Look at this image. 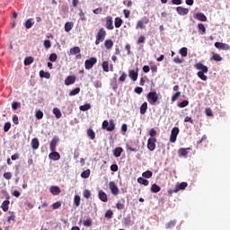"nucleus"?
<instances>
[{
  "label": "nucleus",
  "instance_id": "nucleus-1",
  "mask_svg": "<svg viewBox=\"0 0 230 230\" xmlns=\"http://www.w3.org/2000/svg\"><path fill=\"white\" fill-rule=\"evenodd\" d=\"M195 69H198L197 75L199 76V78H200V80H203V82H206V80H208V76L206 75H204V73H208V71H209V68H208V66H204V64L202 63H197L194 65Z\"/></svg>",
  "mask_w": 230,
  "mask_h": 230
},
{
  "label": "nucleus",
  "instance_id": "nucleus-2",
  "mask_svg": "<svg viewBox=\"0 0 230 230\" xmlns=\"http://www.w3.org/2000/svg\"><path fill=\"white\" fill-rule=\"evenodd\" d=\"M102 129L106 130L107 132H112L116 129V123L114 119L103 120L102 125Z\"/></svg>",
  "mask_w": 230,
  "mask_h": 230
},
{
  "label": "nucleus",
  "instance_id": "nucleus-3",
  "mask_svg": "<svg viewBox=\"0 0 230 230\" xmlns=\"http://www.w3.org/2000/svg\"><path fill=\"white\" fill-rule=\"evenodd\" d=\"M107 36V31H105L104 28H101L99 29L96 36H95V44L96 46H98V44H100V42H103V40H105V37Z\"/></svg>",
  "mask_w": 230,
  "mask_h": 230
},
{
  "label": "nucleus",
  "instance_id": "nucleus-4",
  "mask_svg": "<svg viewBox=\"0 0 230 230\" xmlns=\"http://www.w3.org/2000/svg\"><path fill=\"white\" fill-rule=\"evenodd\" d=\"M147 102L150 105H155V103L159 101V95L157 92H149L146 95Z\"/></svg>",
  "mask_w": 230,
  "mask_h": 230
},
{
  "label": "nucleus",
  "instance_id": "nucleus-5",
  "mask_svg": "<svg viewBox=\"0 0 230 230\" xmlns=\"http://www.w3.org/2000/svg\"><path fill=\"white\" fill-rule=\"evenodd\" d=\"M98 62V59L94 57L90 58L89 59H86L84 61V67L85 69L89 70V69H93V67L94 66H96V63Z\"/></svg>",
  "mask_w": 230,
  "mask_h": 230
},
{
  "label": "nucleus",
  "instance_id": "nucleus-6",
  "mask_svg": "<svg viewBox=\"0 0 230 230\" xmlns=\"http://www.w3.org/2000/svg\"><path fill=\"white\" fill-rule=\"evenodd\" d=\"M155 143H157V138L155 137H149L147 140V150L149 152H154L155 150Z\"/></svg>",
  "mask_w": 230,
  "mask_h": 230
},
{
  "label": "nucleus",
  "instance_id": "nucleus-7",
  "mask_svg": "<svg viewBox=\"0 0 230 230\" xmlns=\"http://www.w3.org/2000/svg\"><path fill=\"white\" fill-rule=\"evenodd\" d=\"M180 129L177 127H174L171 131L170 142L175 143L177 141V136H179Z\"/></svg>",
  "mask_w": 230,
  "mask_h": 230
},
{
  "label": "nucleus",
  "instance_id": "nucleus-8",
  "mask_svg": "<svg viewBox=\"0 0 230 230\" xmlns=\"http://www.w3.org/2000/svg\"><path fill=\"white\" fill-rule=\"evenodd\" d=\"M109 186L112 195H119V189L118 188V185H116V182L110 181Z\"/></svg>",
  "mask_w": 230,
  "mask_h": 230
},
{
  "label": "nucleus",
  "instance_id": "nucleus-9",
  "mask_svg": "<svg viewBox=\"0 0 230 230\" xmlns=\"http://www.w3.org/2000/svg\"><path fill=\"white\" fill-rule=\"evenodd\" d=\"M215 48H217V49H223V51H229L230 49V46L228 44L222 42H216Z\"/></svg>",
  "mask_w": 230,
  "mask_h": 230
},
{
  "label": "nucleus",
  "instance_id": "nucleus-10",
  "mask_svg": "<svg viewBox=\"0 0 230 230\" xmlns=\"http://www.w3.org/2000/svg\"><path fill=\"white\" fill-rule=\"evenodd\" d=\"M58 137H54L50 141L49 148L51 152L57 151V145H58Z\"/></svg>",
  "mask_w": 230,
  "mask_h": 230
},
{
  "label": "nucleus",
  "instance_id": "nucleus-11",
  "mask_svg": "<svg viewBox=\"0 0 230 230\" xmlns=\"http://www.w3.org/2000/svg\"><path fill=\"white\" fill-rule=\"evenodd\" d=\"M138 71H139V69H137V71L136 70L128 71V76L131 80H133V82L137 81V77L139 76Z\"/></svg>",
  "mask_w": 230,
  "mask_h": 230
},
{
  "label": "nucleus",
  "instance_id": "nucleus-12",
  "mask_svg": "<svg viewBox=\"0 0 230 230\" xmlns=\"http://www.w3.org/2000/svg\"><path fill=\"white\" fill-rule=\"evenodd\" d=\"M106 30H114V22L112 16L106 17Z\"/></svg>",
  "mask_w": 230,
  "mask_h": 230
},
{
  "label": "nucleus",
  "instance_id": "nucleus-13",
  "mask_svg": "<svg viewBox=\"0 0 230 230\" xmlns=\"http://www.w3.org/2000/svg\"><path fill=\"white\" fill-rule=\"evenodd\" d=\"M176 12L178 15H188V13H190V10L182 6H178L176 8Z\"/></svg>",
  "mask_w": 230,
  "mask_h": 230
},
{
  "label": "nucleus",
  "instance_id": "nucleus-14",
  "mask_svg": "<svg viewBox=\"0 0 230 230\" xmlns=\"http://www.w3.org/2000/svg\"><path fill=\"white\" fill-rule=\"evenodd\" d=\"M49 158L51 159V161H58L60 160V154L57 151H51L49 155Z\"/></svg>",
  "mask_w": 230,
  "mask_h": 230
},
{
  "label": "nucleus",
  "instance_id": "nucleus-15",
  "mask_svg": "<svg viewBox=\"0 0 230 230\" xmlns=\"http://www.w3.org/2000/svg\"><path fill=\"white\" fill-rule=\"evenodd\" d=\"M75 82H76V76L69 75L65 79V85H72Z\"/></svg>",
  "mask_w": 230,
  "mask_h": 230
},
{
  "label": "nucleus",
  "instance_id": "nucleus-16",
  "mask_svg": "<svg viewBox=\"0 0 230 230\" xmlns=\"http://www.w3.org/2000/svg\"><path fill=\"white\" fill-rule=\"evenodd\" d=\"M49 191L53 195H60V193L62 192V190H60V187L58 186H51Z\"/></svg>",
  "mask_w": 230,
  "mask_h": 230
},
{
  "label": "nucleus",
  "instance_id": "nucleus-17",
  "mask_svg": "<svg viewBox=\"0 0 230 230\" xmlns=\"http://www.w3.org/2000/svg\"><path fill=\"white\" fill-rule=\"evenodd\" d=\"M186 188H188V182H181L178 185H176V188L174 189L175 192H179L181 191V190H186Z\"/></svg>",
  "mask_w": 230,
  "mask_h": 230
},
{
  "label": "nucleus",
  "instance_id": "nucleus-18",
  "mask_svg": "<svg viewBox=\"0 0 230 230\" xmlns=\"http://www.w3.org/2000/svg\"><path fill=\"white\" fill-rule=\"evenodd\" d=\"M99 199L102 200V202H107V200H109L107 198V193H105L103 190L99 191Z\"/></svg>",
  "mask_w": 230,
  "mask_h": 230
},
{
  "label": "nucleus",
  "instance_id": "nucleus-19",
  "mask_svg": "<svg viewBox=\"0 0 230 230\" xmlns=\"http://www.w3.org/2000/svg\"><path fill=\"white\" fill-rule=\"evenodd\" d=\"M40 146V143L39 142V138L35 137L31 140V147L33 150H37L39 146Z\"/></svg>",
  "mask_w": 230,
  "mask_h": 230
},
{
  "label": "nucleus",
  "instance_id": "nucleus-20",
  "mask_svg": "<svg viewBox=\"0 0 230 230\" xmlns=\"http://www.w3.org/2000/svg\"><path fill=\"white\" fill-rule=\"evenodd\" d=\"M121 154H123V147H116L113 151L114 157H121Z\"/></svg>",
  "mask_w": 230,
  "mask_h": 230
},
{
  "label": "nucleus",
  "instance_id": "nucleus-21",
  "mask_svg": "<svg viewBox=\"0 0 230 230\" xmlns=\"http://www.w3.org/2000/svg\"><path fill=\"white\" fill-rule=\"evenodd\" d=\"M73 26H75V23H73V22H66L65 23V31H66V33H69V31L73 30Z\"/></svg>",
  "mask_w": 230,
  "mask_h": 230
},
{
  "label": "nucleus",
  "instance_id": "nucleus-22",
  "mask_svg": "<svg viewBox=\"0 0 230 230\" xmlns=\"http://www.w3.org/2000/svg\"><path fill=\"white\" fill-rule=\"evenodd\" d=\"M196 19H198V21H201L202 22H206V21H208V17L205 16L203 13H196Z\"/></svg>",
  "mask_w": 230,
  "mask_h": 230
},
{
  "label": "nucleus",
  "instance_id": "nucleus-23",
  "mask_svg": "<svg viewBox=\"0 0 230 230\" xmlns=\"http://www.w3.org/2000/svg\"><path fill=\"white\" fill-rule=\"evenodd\" d=\"M9 206H10V200L6 199L3 201L1 205V208L3 209V211H4V213H6V211H8L9 209Z\"/></svg>",
  "mask_w": 230,
  "mask_h": 230
},
{
  "label": "nucleus",
  "instance_id": "nucleus-24",
  "mask_svg": "<svg viewBox=\"0 0 230 230\" xmlns=\"http://www.w3.org/2000/svg\"><path fill=\"white\" fill-rule=\"evenodd\" d=\"M198 31L200 35H206V26L204 25V23L198 24Z\"/></svg>",
  "mask_w": 230,
  "mask_h": 230
},
{
  "label": "nucleus",
  "instance_id": "nucleus-25",
  "mask_svg": "<svg viewBox=\"0 0 230 230\" xmlns=\"http://www.w3.org/2000/svg\"><path fill=\"white\" fill-rule=\"evenodd\" d=\"M104 46H105L106 49H112V48L114 46V41H112V40H106L104 41Z\"/></svg>",
  "mask_w": 230,
  "mask_h": 230
},
{
  "label": "nucleus",
  "instance_id": "nucleus-26",
  "mask_svg": "<svg viewBox=\"0 0 230 230\" xmlns=\"http://www.w3.org/2000/svg\"><path fill=\"white\" fill-rule=\"evenodd\" d=\"M146 111H148V102H145L140 106V114H146Z\"/></svg>",
  "mask_w": 230,
  "mask_h": 230
},
{
  "label": "nucleus",
  "instance_id": "nucleus-27",
  "mask_svg": "<svg viewBox=\"0 0 230 230\" xmlns=\"http://www.w3.org/2000/svg\"><path fill=\"white\" fill-rule=\"evenodd\" d=\"M115 28H121L123 25V19L116 17L114 21Z\"/></svg>",
  "mask_w": 230,
  "mask_h": 230
},
{
  "label": "nucleus",
  "instance_id": "nucleus-28",
  "mask_svg": "<svg viewBox=\"0 0 230 230\" xmlns=\"http://www.w3.org/2000/svg\"><path fill=\"white\" fill-rule=\"evenodd\" d=\"M52 112L56 116L57 119H60V118H62V111H60V109L54 108Z\"/></svg>",
  "mask_w": 230,
  "mask_h": 230
},
{
  "label": "nucleus",
  "instance_id": "nucleus-29",
  "mask_svg": "<svg viewBox=\"0 0 230 230\" xmlns=\"http://www.w3.org/2000/svg\"><path fill=\"white\" fill-rule=\"evenodd\" d=\"M33 24H35V22H33V18H30L25 22L24 26L27 30H30L33 26Z\"/></svg>",
  "mask_w": 230,
  "mask_h": 230
},
{
  "label": "nucleus",
  "instance_id": "nucleus-30",
  "mask_svg": "<svg viewBox=\"0 0 230 230\" xmlns=\"http://www.w3.org/2000/svg\"><path fill=\"white\" fill-rule=\"evenodd\" d=\"M137 181L138 184H143V186H148V184H150V181H148V180H146L143 177L137 178Z\"/></svg>",
  "mask_w": 230,
  "mask_h": 230
},
{
  "label": "nucleus",
  "instance_id": "nucleus-31",
  "mask_svg": "<svg viewBox=\"0 0 230 230\" xmlns=\"http://www.w3.org/2000/svg\"><path fill=\"white\" fill-rule=\"evenodd\" d=\"M87 136L90 137V139L94 140L96 139V133H94V130L93 128H88L87 130Z\"/></svg>",
  "mask_w": 230,
  "mask_h": 230
},
{
  "label": "nucleus",
  "instance_id": "nucleus-32",
  "mask_svg": "<svg viewBox=\"0 0 230 230\" xmlns=\"http://www.w3.org/2000/svg\"><path fill=\"white\" fill-rule=\"evenodd\" d=\"M35 58H33V57H27L24 59V66H31V64H33Z\"/></svg>",
  "mask_w": 230,
  "mask_h": 230
},
{
  "label": "nucleus",
  "instance_id": "nucleus-33",
  "mask_svg": "<svg viewBox=\"0 0 230 230\" xmlns=\"http://www.w3.org/2000/svg\"><path fill=\"white\" fill-rule=\"evenodd\" d=\"M188 150H190V148H180L178 154L181 155V157H186L188 155Z\"/></svg>",
  "mask_w": 230,
  "mask_h": 230
},
{
  "label": "nucleus",
  "instance_id": "nucleus-34",
  "mask_svg": "<svg viewBox=\"0 0 230 230\" xmlns=\"http://www.w3.org/2000/svg\"><path fill=\"white\" fill-rule=\"evenodd\" d=\"M90 176H91V170L90 169H87V170L84 171L81 173L82 179H89Z\"/></svg>",
  "mask_w": 230,
  "mask_h": 230
},
{
  "label": "nucleus",
  "instance_id": "nucleus-35",
  "mask_svg": "<svg viewBox=\"0 0 230 230\" xmlns=\"http://www.w3.org/2000/svg\"><path fill=\"white\" fill-rule=\"evenodd\" d=\"M80 51V47H73L70 49V55H78Z\"/></svg>",
  "mask_w": 230,
  "mask_h": 230
},
{
  "label": "nucleus",
  "instance_id": "nucleus-36",
  "mask_svg": "<svg viewBox=\"0 0 230 230\" xmlns=\"http://www.w3.org/2000/svg\"><path fill=\"white\" fill-rule=\"evenodd\" d=\"M151 191L152 193H159V191H161V187L155 183L151 186Z\"/></svg>",
  "mask_w": 230,
  "mask_h": 230
},
{
  "label": "nucleus",
  "instance_id": "nucleus-37",
  "mask_svg": "<svg viewBox=\"0 0 230 230\" xmlns=\"http://www.w3.org/2000/svg\"><path fill=\"white\" fill-rule=\"evenodd\" d=\"M152 175H154L152 171H146L142 173V177H144V179H152Z\"/></svg>",
  "mask_w": 230,
  "mask_h": 230
},
{
  "label": "nucleus",
  "instance_id": "nucleus-38",
  "mask_svg": "<svg viewBox=\"0 0 230 230\" xmlns=\"http://www.w3.org/2000/svg\"><path fill=\"white\" fill-rule=\"evenodd\" d=\"M188 105H190V101L188 100H184L178 103V107H180V109H184V107H188Z\"/></svg>",
  "mask_w": 230,
  "mask_h": 230
},
{
  "label": "nucleus",
  "instance_id": "nucleus-39",
  "mask_svg": "<svg viewBox=\"0 0 230 230\" xmlns=\"http://www.w3.org/2000/svg\"><path fill=\"white\" fill-rule=\"evenodd\" d=\"M175 224H177V221H175V220L170 221L169 223H167L165 225V228L172 229V227H175Z\"/></svg>",
  "mask_w": 230,
  "mask_h": 230
},
{
  "label": "nucleus",
  "instance_id": "nucleus-40",
  "mask_svg": "<svg viewBox=\"0 0 230 230\" xmlns=\"http://www.w3.org/2000/svg\"><path fill=\"white\" fill-rule=\"evenodd\" d=\"M136 30H145V23L143 22V21L139 20L137 22Z\"/></svg>",
  "mask_w": 230,
  "mask_h": 230
},
{
  "label": "nucleus",
  "instance_id": "nucleus-41",
  "mask_svg": "<svg viewBox=\"0 0 230 230\" xmlns=\"http://www.w3.org/2000/svg\"><path fill=\"white\" fill-rule=\"evenodd\" d=\"M80 200H81L80 196L75 195V198H74V204L76 208L80 207Z\"/></svg>",
  "mask_w": 230,
  "mask_h": 230
},
{
  "label": "nucleus",
  "instance_id": "nucleus-42",
  "mask_svg": "<svg viewBox=\"0 0 230 230\" xmlns=\"http://www.w3.org/2000/svg\"><path fill=\"white\" fill-rule=\"evenodd\" d=\"M40 78H49L51 75L48 72H44V70L40 71Z\"/></svg>",
  "mask_w": 230,
  "mask_h": 230
},
{
  "label": "nucleus",
  "instance_id": "nucleus-43",
  "mask_svg": "<svg viewBox=\"0 0 230 230\" xmlns=\"http://www.w3.org/2000/svg\"><path fill=\"white\" fill-rule=\"evenodd\" d=\"M180 55H181V57H188V48L183 47L180 49Z\"/></svg>",
  "mask_w": 230,
  "mask_h": 230
},
{
  "label": "nucleus",
  "instance_id": "nucleus-44",
  "mask_svg": "<svg viewBox=\"0 0 230 230\" xmlns=\"http://www.w3.org/2000/svg\"><path fill=\"white\" fill-rule=\"evenodd\" d=\"M80 93V87H76L74 90L70 91L69 96H76Z\"/></svg>",
  "mask_w": 230,
  "mask_h": 230
},
{
  "label": "nucleus",
  "instance_id": "nucleus-45",
  "mask_svg": "<svg viewBox=\"0 0 230 230\" xmlns=\"http://www.w3.org/2000/svg\"><path fill=\"white\" fill-rule=\"evenodd\" d=\"M102 69L104 73H109V61L102 62Z\"/></svg>",
  "mask_w": 230,
  "mask_h": 230
},
{
  "label": "nucleus",
  "instance_id": "nucleus-46",
  "mask_svg": "<svg viewBox=\"0 0 230 230\" xmlns=\"http://www.w3.org/2000/svg\"><path fill=\"white\" fill-rule=\"evenodd\" d=\"M35 117L37 118V119H42V118H44V112L39 110L36 111Z\"/></svg>",
  "mask_w": 230,
  "mask_h": 230
},
{
  "label": "nucleus",
  "instance_id": "nucleus-47",
  "mask_svg": "<svg viewBox=\"0 0 230 230\" xmlns=\"http://www.w3.org/2000/svg\"><path fill=\"white\" fill-rule=\"evenodd\" d=\"M8 213H9V215H11L8 217V219H7L8 224H10V222H12V220H13V222H14V220H15V213H13L12 211H9Z\"/></svg>",
  "mask_w": 230,
  "mask_h": 230
},
{
  "label": "nucleus",
  "instance_id": "nucleus-48",
  "mask_svg": "<svg viewBox=\"0 0 230 230\" xmlns=\"http://www.w3.org/2000/svg\"><path fill=\"white\" fill-rule=\"evenodd\" d=\"M58 58V56H57V54L52 53L49 55V60L50 62H57V59Z\"/></svg>",
  "mask_w": 230,
  "mask_h": 230
},
{
  "label": "nucleus",
  "instance_id": "nucleus-49",
  "mask_svg": "<svg viewBox=\"0 0 230 230\" xmlns=\"http://www.w3.org/2000/svg\"><path fill=\"white\" fill-rule=\"evenodd\" d=\"M181 98V92H176L172 96V102H177Z\"/></svg>",
  "mask_w": 230,
  "mask_h": 230
},
{
  "label": "nucleus",
  "instance_id": "nucleus-50",
  "mask_svg": "<svg viewBox=\"0 0 230 230\" xmlns=\"http://www.w3.org/2000/svg\"><path fill=\"white\" fill-rule=\"evenodd\" d=\"M126 150L128 152H138L139 149L130 146L128 144H126Z\"/></svg>",
  "mask_w": 230,
  "mask_h": 230
},
{
  "label": "nucleus",
  "instance_id": "nucleus-51",
  "mask_svg": "<svg viewBox=\"0 0 230 230\" xmlns=\"http://www.w3.org/2000/svg\"><path fill=\"white\" fill-rule=\"evenodd\" d=\"M89 109H91L90 103H86L84 105L80 106V111H89Z\"/></svg>",
  "mask_w": 230,
  "mask_h": 230
},
{
  "label": "nucleus",
  "instance_id": "nucleus-52",
  "mask_svg": "<svg viewBox=\"0 0 230 230\" xmlns=\"http://www.w3.org/2000/svg\"><path fill=\"white\" fill-rule=\"evenodd\" d=\"M12 128V123L10 122H5L4 126V131L8 132Z\"/></svg>",
  "mask_w": 230,
  "mask_h": 230
},
{
  "label": "nucleus",
  "instance_id": "nucleus-53",
  "mask_svg": "<svg viewBox=\"0 0 230 230\" xmlns=\"http://www.w3.org/2000/svg\"><path fill=\"white\" fill-rule=\"evenodd\" d=\"M21 107V102H13L12 103V109L13 111H17Z\"/></svg>",
  "mask_w": 230,
  "mask_h": 230
},
{
  "label": "nucleus",
  "instance_id": "nucleus-54",
  "mask_svg": "<svg viewBox=\"0 0 230 230\" xmlns=\"http://www.w3.org/2000/svg\"><path fill=\"white\" fill-rule=\"evenodd\" d=\"M213 60H215L216 62H220L222 61V57L220 56V54H214L212 56Z\"/></svg>",
  "mask_w": 230,
  "mask_h": 230
},
{
  "label": "nucleus",
  "instance_id": "nucleus-55",
  "mask_svg": "<svg viewBox=\"0 0 230 230\" xmlns=\"http://www.w3.org/2000/svg\"><path fill=\"white\" fill-rule=\"evenodd\" d=\"M44 48L46 49H49V48H51V40H44Z\"/></svg>",
  "mask_w": 230,
  "mask_h": 230
},
{
  "label": "nucleus",
  "instance_id": "nucleus-56",
  "mask_svg": "<svg viewBox=\"0 0 230 230\" xmlns=\"http://www.w3.org/2000/svg\"><path fill=\"white\" fill-rule=\"evenodd\" d=\"M145 40H146V38H145L144 35L139 36L137 44H145Z\"/></svg>",
  "mask_w": 230,
  "mask_h": 230
},
{
  "label": "nucleus",
  "instance_id": "nucleus-57",
  "mask_svg": "<svg viewBox=\"0 0 230 230\" xmlns=\"http://www.w3.org/2000/svg\"><path fill=\"white\" fill-rule=\"evenodd\" d=\"M83 195H84V199H90L91 198V190H84L83 192Z\"/></svg>",
  "mask_w": 230,
  "mask_h": 230
},
{
  "label": "nucleus",
  "instance_id": "nucleus-58",
  "mask_svg": "<svg viewBox=\"0 0 230 230\" xmlns=\"http://www.w3.org/2000/svg\"><path fill=\"white\" fill-rule=\"evenodd\" d=\"M62 206V202L57 201L52 204V208L53 209H58Z\"/></svg>",
  "mask_w": 230,
  "mask_h": 230
},
{
  "label": "nucleus",
  "instance_id": "nucleus-59",
  "mask_svg": "<svg viewBox=\"0 0 230 230\" xmlns=\"http://www.w3.org/2000/svg\"><path fill=\"white\" fill-rule=\"evenodd\" d=\"M149 136L150 137H155V136H157V131L155 130V128H151L149 130Z\"/></svg>",
  "mask_w": 230,
  "mask_h": 230
},
{
  "label": "nucleus",
  "instance_id": "nucleus-60",
  "mask_svg": "<svg viewBox=\"0 0 230 230\" xmlns=\"http://www.w3.org/2000/svg\"><path fill=\"white\" fill-rule=\"evenodd\" d=\"M173 62H174V64H183L184 59H182L179 57H176V58H173Z\"/></svg>",
  "mask_w": 230,
  "mask_h": 230
},
{
  "label": "nucleus",
  "instance_id": "nucleus-61",
  "mask_svg": "<svg viewBox=\"0 0 230 230\" xmlns=\"http://www.w3.org/2000/svg\"><path fill=\"white\" fill-rule=\"evenodd\" d=\"M127 80V74L125 72L121 73V75L119 78V82H125Z\"/></svg>",
  "mask_w": 230,
  "mask_h": 230
},
{
  "label": "nucleus",
  "instance_id": "nucleus-62",
  "mask_svg": "<svg viewBox=\"0 0 230 230\" xmlns=\"http://www.w3.org/2000/svg\"><path fill=\"white\" fill-rule=\"evenodd\" d=\"M113 215L114 213L112 212V210H107V212L105 213V218H112Z\"/></svg>",
  "mask_w": 230,
  "mask_h": 230
},
{
  "label": "nucleus",
  "instance_id": "nucleus-63",
  "mask_svg": "<svg viewBox=\"0 0 230 230\" xmlns=\"http://www.w3.org/2000/svg\"><path fill=\"white\" fill-rule=\"evenodd\" d=\"M84 226H85L86 227H91V226H93V220H91V219H86V220L84 222Z\"/></svg>",
  "mask_w": 230,
  "mask_h": 230
},
{
  "label": "nucleus",
  "instance_id": "nucleus-64",
  "mask_svg": "<svg viewBox=\"0 0 230 230\" xmlns=\"http://www.w3.org/2000/svg\"><path fill=\"white\" fill-rule=\"evenodd\" d=\"M4 177L6 179V181H10V179H12V172H4Z\"/></svg>",
  "mask_w": 230,
  "mask_h": 230
}]
</instances>
